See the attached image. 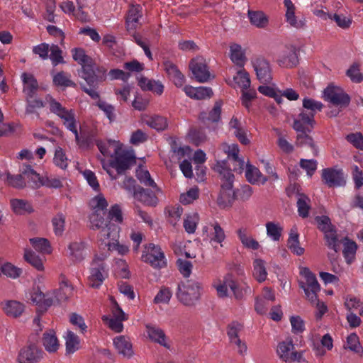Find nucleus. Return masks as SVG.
Segmentation results:
<instances>
[{"mask_svg":"<svg viewBox=\"0 0 363 363\" xmlns=\"http://www.w3.org/2000/svg\"><path fill=\"white\" fill-rule=\"evenodd\" d=\"M311 200L310 199L304 195L300 194L297 201V208L299 216L301 218H307L309 215V211L311 209Z\"/></svg>","mask_w":363,"mask_h":363,"instance_id":"5fc2aeb1","label":"nucleus"},{"mask_svg":"<svg viewBox=\"0 0 363 363\" xmlns=\"http://www.w3.org/2000/svg\"><path fill=\"white\" fill-rule=\"evenodd\" d=\"M134 194L137 199L147 206H155L157 204L158 199L155 194L147 189L140 187Z\"/></svg>","mask_w":363,"mask_h":363,"instance_id":"473e14b6","label":"nucleus"},{"mask_svg":"<svg viewBox=\"0 0 363 363\" xmlns=\"http://www.w3.org/2000/svg\"><path fill=\"white\" fill-rule=\"evenodd\" d=\"M257 79L261 83H269L272 79L269 62L262 57H257L252 61Z\"/></svg>","mask_w":363,"mask_h":363,"instance_id":"2eb2a0df","label":"nucleus"},{"mask_svg":"<svg viewBox=\"0 0 363 363\" xmlns=\"http://www.w3.org/2000/svg\"><path fill=\"white\" fill-rule=\"evenodd\" d=\"M143 262L155 268L161 269L166 266L164 254L159 245L150 243L146 245L142 255Z\"/></svg>","mask_w":363,"mask_h":363,"instance_id":"39448f33","label":"nucleus"},{"mask_svg":"<svg viewBox=\"0 0 363 363\" xmlns=\"http://www.w3.org/2000/svg\"><path fill=\"white\" fill-rule=\"evenodd\" d=\"M113 157L114 159L111 161V165L116 169L118 174L123 173L136 163L133 152L124 150L122 147Z\"/></svg>","mask_w":363,"mask_h":363,"instance_id":"423d86ee","label":"nucleus"},{"mask_svg":"<svg viewBox=\"0 0 363 363\" xmlns=\"http://www.w3.org/2000/svg\"><path fill=\"white\" fill-rule=\"evenodd\" d=\"M90 205L94 209L93 213L100 212L103 215H106L108 202L102 194H99L94 197L90 201Z\"/></svg>","mask_w":363,"mask_h":363,"instance_id":"4d7b16f0","label":"nucleus"},{"mask_svg":"<svg viewBox=\"0 0 363 363\" xmlns=\"http://www.w3.org/2000/svg\"><path fill=\"white\" fill-rule=\"evenodd\" d=\"M45 100L49 105L50 111L58 116L59 118L62 116L64 113H66L67 109L66 107L63 106L61 103L57 101L55 99H54L50 95H47L45 97Z\"/></svg>","mask_w":363,"mask_h":363,"instance_id":"8fccbe9b","label":"nucleus"},{"mask_svg":"<svg viewBox=\"0 0 363 363\" xmlns=\"http://www.w3.org/2000/svg\"><path fill=\"white\" fill-rule=\"evenodd\" d=\"M212 228L210 233H208V227L203 228V234L206 235V239L211 243L219 244L223 247V242L225 239V234L223 229L221 228L218 222H214L210 224Z\"/></svg>","mask_w":363,"mask_h":363,"instance_id":"6ab92c4d","label":"nucleus"},{"mask_svg":"<svg viewBox=\"0 0 363 363\" xmlns=\"http://www.w3.org/2000/svg\"><path fill=\"white\" fill-rule=\"evenodd\" d=\"M11 206L13 212L18 215L30 213L33 211L30 203L23 199H14L11 200Z\"/></svg>","mask_w":363,"mask_h":363,"instance_id":"a19ab883","label":"nucleus"},{"mask_svg":"<svg viewBox=\"0 0 363 363\" xmlns=\"http://www.w3.org/2000/svg\"><path fill=\"white\" fill-rule=\"evenodd\" d=\"M136 177L140 183L143 184L145 186L152 187L155 191H160L147 170L139 168L136 171Z\"/></svg>","mask_w":363,"mask_h":363,"instance_id":"49530a36","label":"nucleus"},{"mask_svg":"<svg viewBox=\"0 0 363 363\" xmlns=\"http://www.w3.org/2000/svg\"><path fill=\"white\" fill-rule=\"evenodd\" d=\"M247 16L251 25L257 28H265L269 24V18L263 11L248 10Z\"/></svg>","mask_w":363,"mask_h":363,"instance_id":"c756f323","label":"nucleus"},{"mask_svg":"<svg viewBox=\"0 0 363 363\" xmlns=\"http://www.w3.org/2000/svg\"><path fill=\"white\" fill-rule=\"evenodd\" d=\"M53 83L58 86L75 87L76 84L71 80V75L65 72H60L53 77Z\"/></svg>","mask_w":363,"mask_h":363,"instance_id":"603ef678","label":"nucleus"},{"mask_svg":"<svg viewBox=\"0 0 363 363\" xmlns=\"http://www.w3.org/2000/svg\"><path fill=\"white\" fill-rule=\"evenodd\" d=\"M237 235L245 247L252 250H257L259 247V242L252 237L248 236L247 228H239L237 230Z\"/></svg>","mask_w":363,"mask_h":363,"instance_id":"4c0bfd02","label":"nucleus"},{"mask_svg":"<svg viewBox=\"0 0 363 363\" xmlns=\"http://www.w3.org/2000/svg\"><path fill=\"white\" fill-rule=\"evenodd\" d=\"M225 151L227 152L228 161L230 162L229 166H232L235 172L241 173L244 169L245 162L238 156L240 152L238 145L232 144L228 146Z\"/></svg>","mask_w":363,"mask_h":363,"instance_id":"412c9836","label":"nucleus"},{"mask_svg":"<svg viewBox=\"0 0 363 363\" xmlns=\"http://www.w3.org/2000/svg\"><path fill=\"white\" fill-rule=\"evenodd\" d=\"M104 216L100 212L92 213L89 218L91 228L94 230H100L99 237L102 241H105L106 239L115 240L118 238L119 228L108 219H105Z\"/></svg>","mask_w":363,"mask_h":363,"instance_id":"7ed1b4c3","label":"nucleus"},{"mask_svg":"<svg viewBox=\"0 0 363 363\" xmlns=\"http://www.w3.org/2000/svg\"><path fill=\"white\" fill-rule=\"evenodd\" d=\"M303 107L306 111H301L294 121L293 128L295 130H303L304 125H311L313 128L315 114L322 110L323 104L320 101L305 98L303 100Z\"/></svg>","mask_w":363,"mask_h":363,"instance_id":"f03ea898","label":"nucleus"},{"mask_svg":"<svg viewBox=\"0 0 363 363\" xmlns=\"http://www.w3.org/2000/svg\"><path fill=\"white\" fill-rule=\"evenodd\" d=\"M287 247L296 255L300 256L304 253V249L300 246L299 235L296 227H293L290 230Z\"/></svg>","mask_w":363,"mask_h":363,"instance_id":"7c9ffc66","label":"nucleus"},{"mask_svg":"<svg viewBox=\"0 0 363 363\" xmlns=\"http://www.w3.org/2000/svg\"><path fill=\"white\" fill-rule=\"evenodd\" d=\"M71 53L73 60L82 66L81 73L84 72L86 66H90L93 62L92 58L86 54V52L83 48H73L71 50Z\"/></svg>","mask_w":363,"mask_h":363,"instance_id":"72a5a7b5","label":"nucleus"},{"mask_svg":"<svg viewBox=\"0 0 363 363\" xmlns=\"http://www.w3.org/2000/svg\"><path fill=\"white\" fill-rule=\"evenodd\" d=\"M312 128H311V125H304V128L303 130H296L298 133L296 136V145L298 147L308 146L312 149L313 154L317 155L318 150L313 140L306 133V132H310Z\"/></svg>","mask_w":363,"mask_h":363,"instance_id":"4be33fe9","label":"nucleus"},{"mask_svg":"<svg viewBox=\"0 0 363 363\" xmlns=\"http://www.w3.org/2000/svg\"><path fill=\"white\" fill-rule=\"evenodd\" d=\"M233 80L237 86L242 89H247L250 86V76L245 70L241 69L237 72Z\"/></svg>","mask_w":363,"mask_h":363,"instance_id":"680f3d73","label":"nucleus"},{"mask_svg":"<svg viewBox=\"0 0 363 363\" xmlns=\"http://www.w3.org/2000/svg\"><path fill=\"white\" fill-rule=\"evenodd\" d=\"M357 249V245L355 242L345 238L342 253L345 261L348 264H350L354 261Z\"/></svg>","mask_w":363,"mask_h":363,"instance_id":"de8ad7c7","label":"nucleus"},{"mask_svg":"<svg viewBox=\"0 0 363 363\" xmlns=\"http://www.w3.org/2000/svg\"><path fill=\"white\" fill-rule=\"evenodd\" d=\"M294 346L291 340L280 342L277 347V354L281 359L286 362H291L298 360L301 354L293 351Z\"/></svg>","mask_w":363,"mask_h":363,"instance_id":"f3484780","label":"nucleus"},{"mask_svg":"<svg viewBox=\"0 0 363 363\" xmlns=\"http://www.w3.org/2000/svg\"><path fill=\"white\" fill-rule=\"evenodd\" d=\"M230 59L237 65L242 66L245 57L240 45L233 44L230 45Z\"/></svg>","mask_w":363,"mask_h":363,"instance_id":"13d9d810","label":"nucleus"},{"mask_svg":"<svg viewBox=\"0 0 363 363\" xmlns=\"http://www.w3.org/2000/svg\"><path fill=\"white\" fill-rule=\"evenodd\" d=\"M4 312L13 317H18L24 311V305L16 301H8L3 306Z\"/></svg>","mask_w":363,"mask_h":363,"instance_id":"37998d69","label":"nucleus"},{"mask_svg":"<svg viewBox=\"0 0 363 363\" xmlns=\"http://www.w3.org/2000/svg\"><path fill=\"white\" fill-rule=\"evenodd\" d=\"M324 238L326 241V245L337 252L340 247L339 240L335 228L324 233Z\"/></svg>","mask_w":363,"mask_h":363,"instance_id":"052dcab7","label":"nucleus"},{"mask_svg":"<svg viewBox=\"0 0 363 363\" xmlns=\"http://www.w3.org/2000/svg\"><path fill=\"white\" fill-rule=\"evenodd\" d=\"M143 121L149 127L158 131L164 130L168 125L166 118L157 115L147 116L144 118Z\"/></svg>","mask_w":363,"mask_h":363,"instance_id":"ea45409f","label":"nucleus"},{"mask_svg":"<svg viewBox=\"0 0 363 363\" xmlns=\"http://www.w3.org/2000/svg\"><path fill=\"white\" fill-rule=\"evenodd\" d=\"M108 276L103 259L95 257L91 262L88 284L92 288H99Z\"/></svg>","mask_w":363,"mask_h":363,"instance_id":"0eeeda50","label":"nucleus"},{"mask_svg":"<svg viewBox=\"0 0 363 363\" xmlns=\"http://www.w3.org/2000/svg\"><path fill=\"white\" fill-rule=\"evenodd\" d=\"M225 162L224 161L218 162L215 166V169L218 172H219V174L225 179V182H223V184L230 183L231 185H233V183L234 181V175L231 172V170L230 169L225 167Z\"/></svg>","mask_w":363,"mask_h":363,"instance_id":"e2e57ef3","label":"nucleus"},{"mask_svg":"<svg viewBox=\"0 0 363 363\" xmlns=\"http://www.w3.org/2000/svg\"><path fill=\"white\" fill-rule=\"evenodd\" d=\"M25 179L31 183L33 188H38L43 186V177H40L30 165H24L21 169Z\"/></svg>","mask_w":363,"mask_h":363,"instance_id":"2f4dec72","label":"nucleus"},{"mask_svg":"<svg viewBox=\"0 0 363 363\" xmlns=\"http://www.w3.org/2000/svg\"><path fill=\"white\" fill-rule=\"evenodd\" d=\"M50 54L48 58L50 59L52 65L57 66L59 64L65 63L62 57V50L57 45L52 44L50 45Z\"/></svg>","mask_w":363,"mask_h":363,"instance_id":"338daca9","label":"nucleus"},{"mask_svg":"<svg viewBox=\"0 0 363 363\" xmlns=\"http://www.w3.org/2000/svg\"><path fill=\"white\" fill-rule=\"evenodd\" d=\"M55 291H50L46 294L42 292L39 288L33 289L30 292V301L38 306V311L45 312L52 305L55 304L54 300Z\"/></svg>","mask_w":363,"mask_h":363,"instance_id":"f8f14e48","label":"nucleus"},{"mask_svg":"<svg viewBox=\"0 0 363 363\" xmlns=\"http://www.w3.org/2000/svg\"><path fill=\"white\" fill-rule=\"evenodd\" d=\"M1 275L4 274L8 277L16 279L22 273V270L13 265L11 263H5L1 266Z\"/></svg>","mask_w":363,"mask_h":363,"instance_id":"774afa93","label":"nucleus"},{"mask_svg":"<svg viewBox=\"0 0 363 363\" xmlns=\"http://www.w3.org/2000/svg\"><path fill=\"white\" fill-rule=\"evenodd\" d=\"M96 145L104 157H113L116 153L118 152L122 144L119 141L107 140V141H97Z\"/></svg>","mask_w":363,"mask_h":363,"instance_id":"a878e982","label":"nucleus"},{"mask_svg":"<svg viewBox=\"0 0 363 363\" xmlns=\"http://www.w3.org/2000/svg\"><path fill=\"white\" fill-rule=\"evenodd\" d=\"M301 274L306 279V283H301L300 286L305 292V294L311 303L316 301V294L320 290V284L314 274L309 269L304 268L301 271Z\"/></svg>","mask_w":363,"mask_h":363,"instance_id":"6e6552de","label":"nucleus"},{"mask_svg":"<svg viewBox=\"0 0 363 363\" xmlns=\"http://www.w3.org/2000/svg\"><path fill=\"white\" fill-rule=\"evenodd\" d=\"M233 185L228 184H223L221 190L218 198V203L223 207L230 206L233 202L237 199L236 191L233 189Z\"/></svg>","mask_w":363,"mask_h":363,"instance_id":"5701e85b","label":"nucleus"},{"mask_svg":"<svg viewBox=\"0 0 363 363\" xmlns=\"http://www.w3.org/2000/svg\"><path fill=\"white\" fill-rule=\"evenodd\" d=\"M277 62L279 65L284 68H292L298 62L296 48L290 45L286 46L280 54Z\"/></svg>","mask_w":363,"mask_h":363,"instance_id":"a211bd4d","label":"nucleus"},{"mask_svg":"<svg viewBox=\"0 0 363 363\" xmlns=\"http://www.w3.org/2000/svg\"><path fill=\"white\" fill-rule=\"evenodd\" d=\"M189 67L197 82L204 83L211 79V73L208 65L203 57L197 56L193 58L190 61Z\"/></svg>","mask_w":363,"mask_h":363,"instance_id":"9d476101","label":"nucleus"},{"mask_svg":"<svg viewBox=\"0 0 363 363\" xmlns=\"http://www.w3.org/2000/svg\"><path fill=\"white\" fill-rule=\"evenodd\" d=\"M145 328L147 336L152 341L168 347L166 343V335L160 328L152 324H147Z\"/></svg>","mask_w":363,"mask_h":363,"instance_id":"bb28decb","label":"nucleus"},{"mask_svg":"<svg viewBox=\"0 0 363 363\" xmlns=\"http://www.w3.org/2000/svg\"><path fill=\"white\" fill-rule=\"evenodd\" d=\"M32 247L38 252L42 254H50L52 248L50 242L46 238H33L29 240Z\"/></svg>","mask_w":363,"mask_h":363,"instance_id":"c03bdc74","label":"nucleus"},{"mask_svg":"<svg viewBox=\"0 0 363 363\" xmlns=\"http://www.w3.org/2000/svg\"><path fill=\"white\" fill-rule=\"evenodd\" d=\"M245 177L250 184L254 185L264 184L267 181V178L261 173L259 169L250 164L246 165Z\"/></svg>","mask_w":363,"mask_h":363,"instance_id":"c85d7f7f","label":"nucleus"},{"mask_svg":"<svg viewBox=\"0 0 363 363\" xmlns=\"http://www.w3.org/2000/svg\"><path fill=\"white\" fill-rule=\"evenodd\" d=\"M65 215L60 212L57 213L52 218V229L55 235L61 236L63 234L65 227Z\"/></svg>","mask_w":363,"mask_h":363,"instance_id":"3c124183","label":"nucleus"},{"mask_svg":"<svg viewBox=\"0 0 363 363\" xmlns=\"http://www.w3.org/2000/svg\"><path fill=\"white\" fill-rule=\"evenodd\" d=\"M267 235L274 241H279L281 236L283 228L280 224L274 222L266 223Z\"/></svg>","mask_w":363,"mask_h":363,"instance_id":"bf43d9fd","label":"nucleus"},{"mask_svg":"<svg viewBox=\"0 0 363 363\" xmlns=\"http://www.w3.org/2000/svg\"><path fill=\"white\" fill-rule=\"evenodd\" d=\"M213 286L216 289L218 296L220 298L228 296V288L230 289L236 298L238 299L242 297V291L239 290L237 283L230 274L224 277L222 281L220 280L217 283H214Z\"/></svg>","mask_w":363,"mask_h":363,"instance_id":"ddd939ff","label":"nucleus"},{"mask_svg":"<svg viewBox=\"0 0 363 363\" xmlns=\"http://www.w3.org/2000/svg\"><path fill=\"white\" fill-rule=\"evenodd\" d=\"M84 242H72L68 246V255L72 260L80 262L84 258Z\"/></svg>","mask_w":363,"mask_h":363,"instance_id":"c9c22d12","label":"nucleus"},{"mask_svg":"<svg viewBox=\"0 0 363 363\" xmlns=\"http://www.w3.org/2000/svg\"><path fill=\"white\" fill-rule=\"evenodd\" d=\"M253 276L259 281L263 282L266 280L267 272L265 267V262L261 259H256L253 262Z\"/></svg>","mask_w":363,"mask_h":363,"instance_id":"09e8293b","label":"nucleus"},{"mask_svg":"<svg viewBox=\"0 0 363 363\" xmlns=\"http://www.w3.org/2000/svg\"><path fill=\"white\" fill-rule=\"evenodd\" d=\"M43 357V352L34 343H28L21 347L16 361L18 363H38Z\"/></svg>","mask_w":363,"mask_h":363,"instance_id":"1a4fd4ad","label":"nucleus"},{"mask_svg":"<svg viewBox=\"0 0 363 363\" xmlns=\"http://www.w3.org/2000/svg\"><path fill=\"white\" fill-rule=\"evenodd\" d=\"M65 338L67 353L73 354L79 349V338L72 331L67 330Z\"/></svg>","mask_w":363,"mask_h":363,"instance_id":"79ce46f5","label":"nucleus"},{"mask_svg":"<svg viewBox=\"0 0 363 363\" xmlns=\"http://www.w3.org/2000/svg\"><path fill=\"white\" fill-rule=\"evenodd\" d=\"M25 260L31 264L38 271H43L44 269L43 262L42 259L35 252L30 250L26 249L24 252Z\"/></svg>","mask_w":363,"mask_h":363,"instance_id":"6e6d98bb","label":"nucleus"},{"mask_svg":"<svg viewBox=\"0 0 363 363\" xmlns=\"http://www.w3.org/2000/svg\"><path fill=\"white\" fill-rule=\"evenodd\" d=\"M43 344L49 352H55L58 350L59 342L53 330H49L43 334Z\"/></svg>","mask_w":363,"mask_h":363,"instance_id":"58836bf2","label":"nucleus"},{"mask_svg":"<svg viewBox=\"0 0 363 363\" xmlns=\"http://www.w3.org/2000/svg\"><path fill=\"white\" fill-rule=\"evenodd\" d=\"M113 345L118 352L123 357L130 358L133 355L132 343L128 337L120 335L113 339Z\"/></svg>","mask_w":363,"mask_h":363,"instance_id":"393cba45","label":"nucleus"},{"mask_svg":"<svg viewBox=\"0 0 363 363\" xmlns=\"http://www.w3.org/2000/svg\"><path fill=\"white\" fill-rule=\"evenodd\" d=\"M345 347L359 354H362L363 353V350L360 345L359 337L355 333H352L347 337V342Z\"/></svg>","mask_w":363,"mask_h":363,"instance_id":"0e129e2a","label":"nucleus"},{"mask_svg":"<svg viewBox=\"0 0 363 363\" xmlns=\"http://www.w3.org/2000/svg\"><path fill=\"white\" fill-rule=\"evenodd\" d=\"M54 295L55 303H59L67 300L73 293V287L69 284L68 280L63 275H60V287Z\"/></svg>","mask_w":363,"mask_h":363,"instance_id":"aec40b11","label":"nucleus"},{"mask_svg":"<svg viewBox=\"0 0 363 363\" xmlns=\"http://www.w3.org/2000/svg\"><path fill=\"white\" fill-rule=\"evenodd\" d=\"M284 4L286 8V18L287 23H289L291 26L298 29L303 28L305 26V22L296 18L295 16V6L291 0H284Z\"/></svg>","mask_w":363,"mask_h":363,"instance_id":"cd10ccee","label":"nucleus"},{"mask_svg":"<svg viewBox=\"0 0 363 363\" xmlns=\"http://www.w3.org/2000/svg\"><path fill=\"white\" fill-rule=\"evenodd\" d=\"M323 98L325 101L338 108L337 111L330 112L331 117L336 116L342 108L347 107L351 101L350 96L342 88L333 85H329L324 89Z\"/></svg>","mask_w":363,"mask_h":363,"instance_id":"20e7f679","label":"nucleus"},{"mask_svg":"<svg viewBox=\"0 0 363 363\" xmlns=\"http://www.w3.org/2000/svg\"><path fill=\"white\" fill-rule=\"evenodd\" d=\"M88 85L97 84L106 79L107 69L104 66H95L92 62L85 67L84 72L80 74Z\"/></svg>","mask_w":363,"mask_h":363,"instance_id":"9b49d317","label":"nucleus"},{"mask_svg":"<svg viewBox=\"0 0 363 363\" xmlns=\"http://www.w3.org/2000/svg\"><path fill=\"white\" fill-rule=\"evenodd\" d=\"M45 106L44 102L39 99H32V98L26 97V114H35L37 118H40V113L38 109L42 108Z\"/></svg>","mask_w":363,"mask_h":363,"instance_id":"864d4df0","label":"nucleus"},{"mask_svg":"<svg viewBox=\"0 0 363 363\" xmlns=\"http://www.w3.org/2000/svg\"><path fill=\"white\" fill-rule=\"evenodd\" d=\"M23 84V92L27 98H33L38 89V83L31 73L23 72L21 74Z\"/></svg>","mask_w":363,"mask_h":363,"instance_id":"b1692460","label":"nucleus"},{"mask_svg":"<svg viewBox=\"0 0 363 363\" xmlns=\"http://www.w3.org/2000/svg\"><path fill=\"white\" fill-rule=\"evenodd\" d=\"M201 289L199 281L186 279L178 284L176 296L184 306H192L199 300Z\"/></svg>","mask_w":363,"mask_h":363,"instance_id":"f257e3e1","label":"nucleus"},{"mask_svg":"<svg viewBox=\"0 0 363 363\" xmlns=\"http://www.w3.org/2000/svg\"><path fill=\"white\" fill-rule=\"evenodd\" d=\"M65 127L74 135H77L78 130V122L76 119L75 113L72 109H69L60 117Z\"/></svg>","mask_w":363,"mask_h":363,"instance_id":"e433bc0d","label":"nucleus"},{"mask_svg":"<svg viewBox=\"0 0 363 363\" xmlns=\"http://www.w3.org/2000/svg\"><path fill=\"white\" fill-rule=\"evenodd\" d=\"M142 17L141 7L139 5L132 6L126 17V26L128 30L136 29L138 20Z\"/></svg>","mask_w":363,"mask_h":363,"instance_id":"f704fd0d","label":"nucleus"},{"mask_svg":"<svg viewBox=\"0 0 363 363\" xmlns=\"http://www.w3.org/2000/svg\"><path fill=\"white\" fill-rule=\"evenodd\" d=\"M162 66L168 77L177 87L180 88L184 85L186 78L174 62L165 60L163 62Z\"/></svg>","mask_w":363,"mask_h":363,"instance_id":"dca6fc26","label":"nucleus"},{"mask_svg":"<svg viewBox=\"0 0 363 363\" xmlns=\"http://www.w3.org/2000/svg\"><path fill=\"white\" fill-rule=\"evenodd\" d=\"M96 106L105 113L106 116L108 118L111 123L116 121V109L113 105L108 104L104 101L98 100L96 102Z\"/></svg>","mask_w":363,"mask_h":363,"instance_id":"69168bd1","label":"nucleus"},{"mask_svg":"<svg viewBox=\"0 0 363 363\" xmlns=\"http://www.w3.org/2000/svg\"><path fill=\"white\" fill-rule=\"evenodd\" d=\"M221 106L222 102L220 101H216L209 113L202 112L200 114V118L203 121L218 122L220 118Z\"/></svg>","mask_w":363,"mask_h":363,"instance_id":"a18cd8bd","label":"nucleus"},{"mask_svg":"<svg viewBox=\"0 0 363 363\" xmlns=\"http://www.w3.org/2000/svg\"><path fill=\"white\" fill-rule=\"evenodd\" d=\"M323 183L328 187L342 186L345 184L342 170L334 168H325L322 170L321 174Z\"/></svg>","mask_w":363,"mask_h":363,"instance_id":"4468645a","label":"nucleus"}]
</instances>
